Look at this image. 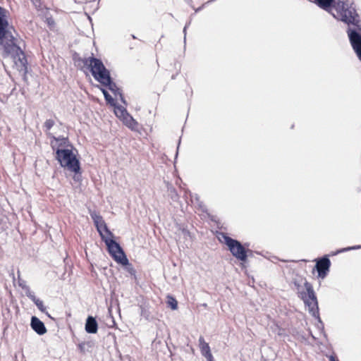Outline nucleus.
Instances as JSON below:
<instances>
[{
    "mask_svg": "<svg viewBox=\"0 0 361 361\" xmlns=\"http://www.w3.org/2000/svg\"><path fill=\"white\" fill-rule=\"evenodd\" d=\"M195 200L198 202V206H199V207H200V208H201V209H202V212H206L205 207H204V205L203 204V203H202V202H200V198H199V197H198V195H195Z\"/></svg>",
    "mask_w": 361,
    "mask_h": 361,
    "instance_id": "32",
    "label": "nucleus"
},
{
    "mask_svg": "<svg viewBox=\"0 0 361 361\" xmlns=\"http://www.w3.org/2000/svg\"><path fill=\"white\" fill-rule=\"evenodd\" d=\"M17 274H18V286L23 289L25 290V295H27V297H28L29 293H32L33 292H32L30 290V287L27 285V283L25 280H23L22 279H20V272L19 270H18L17 271Z\"/></svg>",
    "mask_w": 361,
    "mask_h": 361,
    "instance_id": "19",
    "label": "nucleus"
},
{
    "mask_svg": "<svg viewBox=\"0 0 361 361\" xmlns=\"http://www.w3.org/2000/svg\"><path fill=\"white\" fill-rule=\"evenodd\" d=\"M51 147L56 153L55 158L63 168H66L70 171H78L80 169V163L72 149L56 147L53 141Z\"/></svg>",
    "mask_w": 361,
    "mask_h": 361,
    "instance_id": "5",
    "label": "nucleus"
},
{
    "mask_svg": "<svg viewBox=\"0 0 361 361\" xmlns=\"http://www.w3.org/2000/svg\"><path fill=\"white\" fill-rule=\"evenodd\" d=\"M98 59L97 58L92 56L88 58H81L78 53H74L73 55V60L75 64H80V63H82L84 66H87L90 71L92 73V68H93V66L94 65V60Z\"/></svg>",
    "mask_w": 361,
    "mask_h": 361,
    "instance_id": "13",
    "label": "nucleus"
},
{
    "mask_svg": "<svg viewBox=\"0 0 361 361\" xmlns=\"http://www.w3.org/2000/svg\"><path fill=\"white\" fill-rule=\"evenodd\" d=\"M205 4H206V3L202 4L201 6H200V7H198L197 8H195L192 6V7L194 8L195 13H196L200 11L204 8Z\"/></svg>",
    "mask_w": 361,
    "mask_h": 361,
    "instance_id": "35",
    "label": "nucleus"
},
{
    "mask_svg": "<svg viewBox=\"0 0 361 361\" xmlns=\"http://www.w3.org/2000/svg\"><path fill=\"white\" fill-rule=\"evenodd\" d=\"M114 108V113L120 120H121L126 115H127L128 111L127 109L121 105L118 104H116L115 106H113Z\"/></svg>",
    "mask_w": 361,
    "mask_h": 361,
    "instance_id": "20",
    "label": "nucleus"
},
{
    "mask_svg": "<svg viewBox=\"0 0 361 361\" xmlns=\"http://www.w3.org/2000/svg\"><path fill=\"white\" fill-rule=\"evenodd\" d=\"M314 2L321 8L331 13L332 16L341 21L343 15H349V11L355 10V7L348 4L344 1L340 0H314Z\"/></svg>",
    "mask_w": 361,
    "mask_h": 361,
    "instance_id": "4",
    "label": "nucleus"
},
{
    "mask_svg": "<svg viewBox=\"0 0 361 361\" xmlns=\"http://www.w3.org/2000/svg\"><path fill=\"white\" fill-rule=\"evenodd\" d=\"M316 264L314 269L317 271V276L320 279H324L329 272L331 261L328 255H324L322 257L315 259Z\"/></svg>",
    "mask_w": 361,
    "mask_h": 361,
    "instance_id": "11",
    "label": "nucleus"
},
{
    "mask_svg": "<svg viewBox=\"0 0 361 361\" xmlns=\"http://www.w3.org/2000/svg\"><path fill=\"white\" fill-rule=\"evenodd\" d=\"M358 249H361V245H354V246H350V247H344V248H341V249L337 250L335 252H334L332 254V255H337V254H339V253H342V252H348V251H350V250H358Z\"/></svg>",
    "mask_w": 361,
    "mask_h": 361,
    "instance_id": "24",
    "label": "nucleus"
},
{
    "mask_svg": "<svg viewBox=\"0 0 361 361\" xmlns=\"http://www.w3.org/2000/svg\"><path fill=\"white\" fill-rule=\"evenodd\" d=\"M176 76L175 75H172V79H175Z\"/></svg>",
    "mask_w": 361,
    "mask_h": 361,
    "instance_id": "44",
    "label": "nucleus"
},
{
    "mask_svg": "<svg viewBox=\"0 0 361 361\" xmlns=\"http://www.w3.org/2000/svg\"><path fill=\"white\" fill-rule=\"evenodd\" d=\"M8 11L0 6V45L10 39H13V35L10 30L12 26L9 25L8 21Z\"/></svg>",
    "mask_w": 361,
    "mask_h": 361,
    "instance_id": "10",
    "label": "nucleus"
},
{
    "mask_svg": "<svg viewBox=\"0 0 361 361\" xmlns=\"http://www.w3.org/2000/svg\"><path fill=\"white\" fill-rule=\"evenodd\" d=\"M50 137L56 142V144H54L56 145V147L62 148L63 147H68L71 146L73 147V146L70 144L69 140L68 137H64L63 136L56 137L54 135H50Z\"/></svg>",
    "mask_w": 361,
    "mask_h": 361,
    "instance_id": "18",
    "label": "nucleus"
},
{
    "mask_svg": "<svg viewBox=\"0 0 361 361\" xmlns=\"http://www.w3.org/2000/svg\"><path fill=\"white\" fill-rule=\"evenodd\" d=\"M168 190L169 192V195L171 197V199L173 201H177L178 199V195L177 193V191L175 188L173 186L169 187Z\"/></svg>",
    "mask_w": 361,
    "mask_h": 361,
    "instance_id": "26",
    "label": "nucleus"
},
{
    "mask_svg": "<svg viewBox=\"0 0 361 361\" xmlns=\"http://www.w3.org/2000/svg\"><path fill=\"white\" fill-rule=\"evenodd\" d=\"M190 6H192V0H185Z\"/></svg>",
    "mask_w": 361,
    "mask_h": 361,
    "instance_id": "41",
    "label": "nucleus"
},
{
    "mask_svg": "<svg viewBox=\"0 0 361 361\" xmlns=\"http://www.w3.org/2000/svg\"><path fill=\"white\" fill-rule=\"evenodd\" d=\"M93 346V341L82 342L78 345V350L81 353H85L86 352L89 351V350Z\"/></svg>",
    "mask_w": 361,
    "mask_h": 361,
    "instance_id": "21",
    "label": "nucleus"
},
{
    "mask_svg": "<svg viewBox=\"0 0 361 361\" xmlns=\"http://www.w3.org/2000/svg\"><path fill=\"white\" fill-rule=\"evenodd\" d=\"M167 304L168 306L170 307L173 310L178 309V302L176 299L172 295H169L167 296Z\"/></svg>",
    "mask_w": 361,
    "mask_h": 361,
    "instance_id": "23",
    "label": "nucleus"
},
{
    "mask_svg": "<svg viewBox=\"0 0 361 361\" xmlns=\"http://www.w3.org/2000/svg\"><path fill=\"white\" fill-rule=\"evenodd\" d=\"M55 122L52 119H47L44 123V128H45V130H49L51 128L54 126Z\"/></svg>",
    "mask_w": 361,
    "mask_h": 361,
    "instance_id": "28",
    "label": "nucleus"
},
{
    "mask_svg": "<svg viewBox=\"0 0 361 361\" xmlns=\"http://www.w3.org/2000/svg\"><path fill=\"white\" fill-rule=\"evenodd\" d=\"M90 215L106 249H111L112 246L117 245L118 242L114 240V233L108 228L103 217L95 211L90 212Z\"/></svg>",
    "mask_w": 361,
    "mask_h": 361,
    "instance_id": "7",
    "label": "nucleus"
},
{
    "mask_svg": "<svg viewBox=\"0 0 361 361\" xmlns=\"http://www.w3.org/2000/svg\"><path fill=\"white\" fill-rule=\"evenodd\" d=\"M117 95H118V96H119V99H120L121 102L123 104L127 105V102H126V100L125 99V97H124V96H123V94L122 92L121 91L120 92H118V93L117 94Z\"/></svg>",
    "mask_w": 361,
    "mask_h": 361,
    "instance_id": "33",
    "label": "nucleus"
},
{
    "mask_svg": "<svg viewBox=\"0 0 361 361\" xmlns=\"http://www.w3.org/2000/svg\"><path fill=\"white\" fill-rule=\"evenodd\" d=\"M85 330L87 334H96L98 331V322L95 317L88 316L85 324Z\"/></svg>",
    "mask_w": 361,
    "mask_h": 361,
    "instance_id": "15",
    "label": "nucleus"
},
{
    "mask_svg": "<svg viewBox=\"0 0 361 361\" xmlns=\"http://www.w3.org/2000/svg\"><path fill=\"white\" fill-rule=\"evenodd\" d=\"M341 21L349 26L346 30L349 42L357 58L361 61V20L356 9L349 11L348 16H342Z\"/></svg>",
    "mask_w": 361,
    "mask_h": 361,
    "instance_id": "1",
    "label": "nucleus"
},
{
    "mask_svg": "<svg viewBox=\"0 0 361 361\" xmlns=\"http://www.w3.org/2000/svg\"><path fill=\"white\" fill-rule=\"evenodd\" d=\"M304 286L306 292H300L299 297L303 301L305 305L307 307L309 313L312 317H318L319 315V309L318 300L312 285L305 280Z\"/></svg>",
    "mask_w": 361,
    "mask_h": 361,
    "instance_id": "8",
    "label": "nucleus"
},
{
    "mask_svg": "<svg viewBox=\"0 0 361 361\" xmlns=\"http://www.w3.org/2000/svg\"><path fill=\"white\" fill-rule=\"evenodd\" d=\"M94 60V65L93 68H92V75L97 81L106 87L114 95L117 96V94L121 90L117 87L116 82H114L109 70L105 67L101 59Z\"/></svg>",
    "mask_w": 361,
    "mask_h": 361,
    "instance_id": "3",
    "label": "nucleus"
},
{
    "mask_svg": "<svg viewBox=\"0 0 361 361\" xmlns=\"http://www.w3.org/2000/svg\"><path fill=\"white\" fill-rule=\"evenodd\" d=\"M314 318L317 320V324H316V327L324 334V336H326V334L324 331V324L321 319L319 315L318 317H314Z\"/></svg>",
    "mask_w": 361,
    "mask_h": 361,
    "instance_id": "25",
    "label": "nucleus"
},
{
    "mask_svg": "<svg viewBox=\"0 0 361 361\" xmlns=\"http://www.w3.org/2000/svg\"><path fill=\"white\" fill-rule=\"evenodd\" d=\"M107 251L116 263L125 266L126 271L131 276L135 277L136 270L133 268V265L129 263V260L123 249L118 243H117V245L112 246L111 249H108Z\"/></svg>",
    "mask_w": 361,
    "mask_h": 361,
    "instance_id": "9",
    "label": "nucleus"
},
{
    "mask_svg": "<svg viewBox=\"0 0 361 361\" xmlns=\"http://www.w3.org/2000/svg\"><path fill=\"white\" fill-rule=\"evenodd\" d=\"M328 357H329V361H339L338 360V358L336 357V356L334 355H331Z\"/></svg>",
    "mask_w": 361,
    "mask_h": 361,
    "instance_id": "34",
    "label": "nucleus"
},
{
    "mask_svg": "<svg viewBox=\"0 0 361 361\" xmlns=\"http://www.w3.org/2000/svg\"><path fill=\"white\" fill-rule=\"evenodd\" d=\"M220 235L224 239L228 250L238 260L245 262L247 257L252 255V250L248 248V243L242 244L239 240L231 238L226 233H221Z\"/></svg>",
    "mask_w": 361,
    "mask_h": 361,
    "instance_id": "6",
    "label": "nucleus"
},
{
    "mask_svg": "<svg viewBox=\"0 0 361 361\" xmlns=\"http://www.w3.org/2000/svg\"><path fill=\"white\" fill-rule=\"evenodd\" d=\"M141 316L145 318L147 320H149L150 312L147 310L141 307Z\"/></svg>",
    "mask_w": 361,
    "mask_h": 361,
    "instance_id": "29",
    "label": "nucleus"
},
{
    "mask_svg": "<svg viewBox=\"0 0 361 361\" xmlns=\"http://www.w3.org/2000/svg\"><path fill=\"white\" fill-rule=\"evenodd\" d=\"M29 295H28L27 298H29L35 303V305L37 307L39 310H40L43 313H45L49 318L52 319L51 315L47 312H46V307L44 305L43 301L37 298L35 295L34 293H29Z\"/></svg>",
    "mask_w": 361,
    "mask_h": 361,
    "instance_id": "16",
    "label": "nucleus"
},
{
    "mask_svg": "<svg viewBox=\"0 0 361 361\" xmlns=\"http://www.w3.org/2000/svg\"><path fill=\"white\" fill-rule=\"evenodd\" d=\"M180 145V137L179 138L178 140V146H177V149H176V155H175V159H176L178 157V149H179V146Z\"/></svg>",
    "mask_w": 361,
    "mask_h": 361,
    "instance_id": "38",
    "label": "nucleus"
},
{
    "mask_svg": "<svg viewBox=\"0 0 361 361\" xmlns=\"http://www.w3.org/2000/svg\"><path fill=\"white\" fill-rule=\"evenodd\" d=\"M74 173V176H73V180L76 182H79L81 180V169L75 172V171H73Z\"/></svg>",
    "mask_w": 361,
    "mask_h": 361,
    "instance_id": "30",
    "label": "nucleus"
},
{
    "mask_svg": "<svg viewBox=\"0 0 361 361\" xmlns=\"http://www.w3.org/2000/svg\"><path fill=\"white\" fill-rule=\"evenodd\" d=\"M190 23H191V20H190L188 22H187V23H186V24H185V27H189V25H190Z\"/></svg>",
    "mask_w": 361,
    "mask_h": 361,
    "instance_id": "40",
    "label": "nucleus"
},
{
    "mask_svg": "<svg viewBox=\"0 0 361 361\" xmlns=\"http://www.w3.org/2000/svg\"><path fill=\"white\" fill-rule=\"evenodd\" d=\"M178 226V231L181 232L185 238L188 237L191 238L190 232L188 230L186 226L183 225H179Z\"/></svg>",
    "mask_w": 361,
    "mask_h": 361,
    "instance_id": "27",
    "label": "nucleus"
},
{
    "mask_svg": "<svg viewBox=\"0 0 361 361\" xmlns=\"http://www.w3.org/2000/svg\"><path fill=\"white\" fill-rule=\"evenodd\" d=\"M74 1H75V3H77V1H76V0H74Z\"/></svg>",
    "mask_w": 361,
    "mask_h": 361,
    "instance_id": "45",
    "label": "nucleus"
},
{
    "mask_svg": "<svg viewBox=\"0 0 361 361\" xmlns=\"http://www.w3.org/2000/svg\"><path fill=\"white\" fill-rule=\"evenodd\" d=\"M187 29H188V27H183V34H184V44H185V43H186V34H187Z\"/></svg>",
    "mask_w": 361,
    "mask_h": 361,
    "instance_id": "37",
    "label": "nucleus"
},
{
    "mask_svg": "<svg viewBox=\"0 0 361 361\" xmlns=\"http://www.w3.org/2000/svg\"><path fill=\"white\" fill-rule=\"evenodd\" d=\"M293 284H294L295 287L297 289H299V288H300V283H299L298 281L295 280V281H293Z\"/></svg>",
    "mask_w": 361,
    "mask_h": 361,
    "instance_id": "39",
    "label": "nucleus"
},
{
    "mask_svg": "<svg viewBox=\"0 0 361 361\" xmlns=\"http://www.w3.org/2000/svg\"><path fill=\"white\" fill-rule=\"evenodd\" d=\"M33 5L35 6V7L38 9V10H42V2H41V0H30Z\"/></svg>",
    "mask_w": 361,
    "mask_h": 361,
    "instance_id": "31",
    "label": "nucleus"
},
{
    "mask_svg": "<svg viewBox=\"0 0 361 361\" xmlns=\"http://www.w3.org/2000/svg\"><path fill=\"white\" fill-rule=\"evenodd\" d=\"M16 39L13 37V39H10L3 44H1L4 49L3 56L8 57L11 56L18 69L26 74L27 73V61L25 54L21 48L16 44Z\"/></svg>",
    "mask_w": 361,
    "mask_h": 361,
    "instance_id": "2",
    "label": "nucleus"
},
{
    "mask_svg": "<svg viewBox=\"0 0 361 361\" xmlns=\"http://www.w3.org/2000/svg\"><path fill=\"white\" fill-rule=\"evenodd\" d=\"M199 345L202 355L204 356L207 361H214V357L211 353L209 343L205 342L202 336L199 338Z\"/></svg>",
    "mask_w": 361,
    "mask_h": 361,
    "instance_id": "14",
    "label": "nucleus"
},
{
    "mask_svg": "<svg viewBox=\"0 0 361 361\" xmlns=\"http://www.w3.org/2000/svg\"><path fill=\"white\" fill-rule=\"evenodd\" d=\"M47 24L51 26L52 25L54 24V20L51 18H47Z\"/></svg>",
    "mask_w": 361,
    "mask_h": 361,
    "instance_id": "36",
    "label": "nucleus"
},
{
    "mask_svg": "<svg viewBox=\"0 0 361 361\" xmlns=\"http://www.w3.org/2000/svg\"><path fill=\"white\" fill-rule=\"evenodd\" d=\"M101 91L102 92L105 101L107 104H109L110 106H115L116 104V102L115 99L111 97V95L108 92L107 90H106L104 88H101Z\"/></svg>",
    "mask_w": 361,
    "mask_h": 361,
    "instance_id": "22",
    "label": "nucleus"
},
{
    "mask_svg": "<svg viewBox=\"0 0 361 361\" xmlns=\"http://www.w3.org/2000/svg\"><path fill=\"white\" fill-rule=\"evenodd\" d=\"M31 329L38 335L42 336L47 331V328L43 322H42L36 316H32L30 319Z\"/></svg>",
    "mask_w": 361,
    "mask_h": 361,
    "instance_id": "12",
    "label": "nucleus"
},
{
    "mask_svg": "<svg viewBox=\"0 0 361 361\" xmlns=\"http://www.w3.org/2000/svg\"><path fill=\"white\" fill-rule=\"evenodd\" d=\"M202 305H203V307H207V304L206 303H204Z\"/></svg>",
    "mask_w": 361,
    "mask_h": 361,
    "instance_id": "43",
    "label": "nucleus"
},
{
    "mask_svg": "<svg viewBox=\"0 0 361 361\" xmlns=\"http://www.w3.org/2000/svg\"><path fill=\"white\" fill-rule=\"evenodd\" d=\"M132 37H133V39H136V37H135L134 35H132Z\"/></svg>",
    "mask_w": 361,
    "mask_h": 361,
    "instance_id": "42",
    "label": "nucleus"
},
{
    "mask_svg": "<svg viewBox=\"0 0 361 361\" xmlns=\"http://www.w3.org/2000/svg\"><path fill=\"white\" fill-rule=\"evenodd\" d=\"M121 121L123 124L126 126L128 128L132 130H134L137 128L138 126V123L133 118V117L128 112L127 115H126Z\"/></svg>",
    "mask_w": 361,
    "mask_h": 361,
    "instance_id": "17",
    "label": "nucleus"
}]
</instances>
